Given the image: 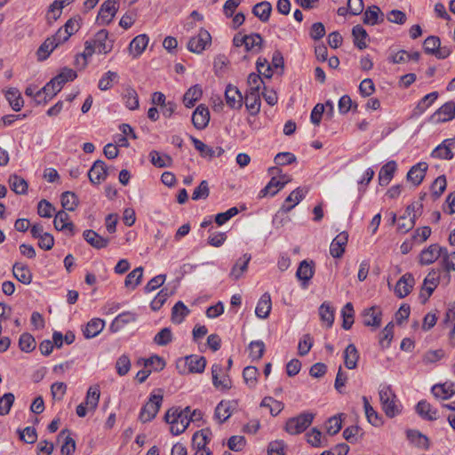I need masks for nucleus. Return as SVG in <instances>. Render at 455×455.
I'll return each mask as SVG.
<instances>
[{
	"instance_id": "obj_23",
	"label": "nucleus",
	"mask_w": 455,
	"mask_h": 455,
	"mask_svg": "<svg viewBox=\"0 0 455 455\" xmlns=\"http://www.w3.org/2000/svg\"><path fill=\"white\" fill-rule=\"evenodd\" d=\"M314 274V262L302 260L297 269L296 276L303 282V286L306 287L307 283L312 279Z\"/></svg>"
},
{
	"instance_id": "obj_36",
	"label": "nucleus",
	"mask_w": 455,
	"mask_h": 455,
	"mask_svg": "<svg viewBox=\"0 0 455 455\" xmlns=\"http://www.w3.org/2000/svg\"><path fill=\"white\" fill-rule=\"evenodd\" d=\"M5 98L14 111H20L24 105L20 92L16 88H9L5 91Z\"/></svg>"
},
{
	"instance_id": "obj_62",
	"label": "nucleus",
	"mask_w": 455,
	"mask_h": 455,
	"mask_svg": "<svg viewBox=\"0 0 455 455\" xmlns=\"http://www.w3.org/2000/svg\"><path fill=\"white\" fill-rule=\"evenodd\" d=\"M394 323L390 322L386 325L380 333L379 345L385 348L387 347L393 339Z\"/></svg>"
},
{
	"instance_id": "obj_35",
	"label": "nucleus",
	"mask_w": 455,
	"mask_h": 455,
	"mask_svg": "<svg viewBox=\"0 0 455 455\" xmlns=\"http://www.w3.org/2000/svg\"><path fill=\"white\" fill-rule=\"evenodd\" d=\"M105 322L100 318H93L86 324L84 335L86 339H92L100 334L104 329Z\"/></svg>"
},
{
	"instance_id": "obj_26",
	"label": "nucleus",
	"mask_w": 455,
	"mask_h": 455,
	"mask_svg": "<svg viewBox=\"0 0 455 455\" xmlns=\"http://www.w3.org/2000/svg\"><path fill=\"white\" fill-rule=\"evenodd\" d=\"M222 372V366L220 364H213L212 367V383L216 388L228 389L231 387V381L228 376L224 375L220 378Z\"/></svg>"
},
{
	"instance_id": "obj_64",
	"label": "nucleus",
	"mask_w": 455,
	"mask_h": 455,
	"mask_svg": "<svg viewBox=\"0 0 455 455\" xmlns=\"http://www.w3.org/2000/svg\"><path fill=\"white\" fill-rule=\"evenodd\" d=\"M446 179L444 175L437 177L431 186L432 195L438 198L446 188Z\"/></svg>"
},
{
	"instance_id": "obj_15",
	"label": "nucleus",
	"mask_w": 455,
	"mask_h": 455,
	"mask_svg": "<svg viewBox=\"0 0 455 455\" xmlns=\"http://www.w3.org/2000/svg\"><path fill=\"white\" fill-rule=\"evenodd\" d=\"M385 15L377 5L369 6L363 12V22L365 25L374 26L383 23Z\"/></svg>"
},
{
	"instance_id": "obj_57",
	"label": "nucleus",
	"mask_w": 455,
	"mask_h": 455,
	"mask_svg": "<svg viewBox=\"0 0 455 455\" xmlns=\"http://www.w3.org/2000/svg\"><path fill=\"white\" fill-rule=\"evenodd\" d=\"M416 214H412V217L403 214L398 220L397 229L402 233H407L415 226Z\"/></svg>"
},
{
	"instance_id": "obj_38",
	"label": "nucleus",
	"mask_w": 455,
	"mask_h": 455,
	"mask_svg": "<svg viewBox=\"0 0 455 455\" xmlns=\"http://www.w3.org/2000/svg\"><path fill=\"white\" fill-rule=\"evenodd\" d=\"M359 353L354 344H349L344 351V363L349 369H355L357 366Z\"/></svg>"
},
{
	"instance_id": "obj_17",
	"label": "nucleus",
	"mask_w": 455,
	"mask_h": 455,
	"mask_svg": "<svg viewBox=\"0 0 455 455\" xmlns=\"http://www.w3.org/2000/svg\"><path fill=\"white\" fill-rule=\"evenodd\" d=\"M446 248L440 247L438 244H431L420 253L419 262L422 265H429L435 262Z\"/></svg>"
},
{
	"instance_id": "obj_34",
	"label": "nucleus",
	"mask_w": 455,
	"mask_h": 455,
	"mask_svg": "<svg viewBox=\"0 0 455 455\" xmlns=\"http://www.w3.org/2000/svg\"><path fill=\"white\" fill-rule=\"evenodd\" d=\"M438 95L437 92H433L424 96L413 109L412 116L422 115L437 100Z\"/></svg>"
},
{
	"instance_id": "obj_18",
	"label": "nucleus",
	"mask_w": 455,
	"mask_h": 455,
	"mask_svg": "<svg viewBox=\"0 0 455 455\" xmlns=\"http://www.w3.org/2000/svg\"><path fill=\"white\" fill-rule=\"evenodd\" d=\"M93 41L97 45V53L107 54L113 48V41L108 40V32L101 29L94 36Z\"/></svg>"
},
{
	"instance_id": "obj_44",
	"label": "nucleus",
	"mask_w": 455,
	"mask_h": 455,
	"mask_svg": "<svg viewBox=\"0 0 455 455\" xmlns=\"http://www.w3.org/2000/svg\"><path fill=\"white\" fill-rule=\"evenodd\" d=\"M56 47H58L56 43L51 37L46 38L36 51L37 60L39 61L45 60Z\"/></svg>"
},
{
	"instance_id": "obj_29",
	"label": "nucleus",
	"mask_w": 455,
	"mask_h": 455,
	"mask_svg": "<svg viewBox=\"0 0 455 455\" xmlns=\"http://www.w3.org/2000/svg\"><path fill=\"white\" fill-rule=\"evenodd\" d=\"M136 321V315L132 312H124L119 314L111 323L110 331L112 332H117L125 324L131 323Z\"/></svg>"
},
{
	"instance_id": "obj_6",
	"label": "nucleus",
	"mask_w": 455,
	"mask_h": 455,
	"mask_svg": "<svg viewBox=\"0 0 455 455\" xmlns=\"http://www.w3.org/2000/svg\"><path fill=\"white\" fill-rule=\"evenodd\" d=\"M212 43V36L210 33L204 28H201L199 33L191 37L188 43V49L194 53H201L206 48L207 45H210Z\"/></svg>"
},
{
	"instance_id": "obj_22",
	"label": "nucleus",
	"mask_w": 455,
	"mask_h": 455,
	"mask_svg": "<svg viewBox=\"0 0 455 455\" xmlns=\"http://www.w3.org/2000/svg\"><path fill=\"white\" fill-rule=\"evenodd\" d=\"M363 322L365 326L378 328L381 324V312L376 307L366 308L363 312Z\"/></svg>"
},
{
	"instance_id": "obj_50",
	"label": "nucleus",
	"mask_w": 455,
	"mask_h": 455,
	"mask_svg": "<svg viewBox=\"0 0 455 455\" xmlns=\"http://www.w3.org/2000/svg\"><path fill=\"white\" fill-rule=\"evenodd\" d=\"M244 104L251 115L255 116L260 110V96L253 93H246L244 97Z\"/></svg>"
},
{
	"instance_id": "obj_52",
	"label": "nucleus",
	"mask_w": 455,
	"mask_h": 455,
	"mask_svg": "<svg viewBox=\"0 0 455 455\" xmlns=\"http://www.w3.org/2000/svg\"><path fill=\"white\" fill-rule=\"evenodd\" d=\"M343 318L342 328L345 330L351 329L354 323V307L351 302H347L341 310Z\"/></svg>"
},
{
	"instance_id": "obj_47",
	"label": "nucleus",
	"mask_w": 455,
	"mask_h": 455,
	"mask_svg": "<svg viewBox=\"0 0 455 455\" xmlns=\"http://www.w3.org/2000/svg\"><path fill=\"white\" fill-rule=\"evenodd\" d=\"M9 183L11 189L16 194L24 195L28 191L27 181L16 174L10 176Z\"/></svg>"
},
{
	"instance_id": "obj_28",
	"label": "nucleus",
	"mask_w": 455,
	"mask_h": 455,
	"mask_svg": "<svg viewBox=\"0 0 455 455\" xmlns=\"http://www.w3.org/2000/svg\"><path fill=\"white\" fill-rule=\"evenodd\" d=\"M14 277L24 284H29L32 282V273L27 265L15 263L12 267Z\"/></svg>"
},
{
	"instance_id": "obj_13",
	"label": "nucleus",
	"mask_w": 455,
	"mask_h": 455,
	"mask_svg": "<svg viewBox=\"0 0 455 455\" xmlns=\"http://www.w3.org/2000/svg\"><path fill=\"white\" fill-rule=\"evenodd\" d=\"M225 100L228 107L234 109H240L243 106V95L237 87L228 84L225 91Z\"/></svg>"
},
{
	"instance_id": "obj_43",
	"label": "nucleus",
	"mask_w": 455,
	"mask_h": 455,
	"mask_svg": "<svg viewBox=\"0 0 455 455\" xmlns=\"http://www.w3.org/2000/svg\"><path fill=\"white\" fill-rule=\"evenodd\" d=\"M319 315L322 322L331 328L334 323V308L328 302H323L319 307Z\"/></svg>"
},
{
	"instance_id": "obj_49",
	"label": "nucleus",
	"mask_w": 455,
	"mask_h": 455,
	"mask_svg": "<svg viewBox=\"0 0 455 455\" xmlns=\"http://www.w3.org/2000/svg\"><path fill=\"white\" fill-rule=\"evenodd\" d=\"M246 43H245V50L246 52L255 51L259 52L263 44V38L258 33H252L251 35H246Z\"/></svg>"
},
{
	"instance_id": "obj_4",
	"label": "nucleus",
	"mask_w": 455,
	"mask_h": 455,
	"mask_svg": "<svg viewBox=\"0 0 455 455\" xmlns=\"http://www.w3.org/2000/svg\"><path fill=\"white\" fill-rule=\"evenodd\" d=\"M314 415L304 412L298 417L289 419L285 425V430L291 435H298L305 431L312 423Z\"/></svg>"
},
{
	"instance_id": "obj_5",
	"label": "nucleus",
	"mask_w": 455,
	"mask_h": 455,
	"mask_svg": "<svg viewBox=\"0 0 455 455\" xmlns=\"http://www.w3.org/2000/svg\"><path fill=\"white\" fill-rule=\"evenodd\" d=\"M163 401V395H151L148 402L142 407L139 419L143 423L152 420L157 414Z\"/></svg>"
},
{
	"instance_id": "obj_21",
	"label": "nucleus",
	"mask_w": 455,
	"mask_h": 455,
	"mask_svg": "<svg viewBox=\"0 0 455 455\" xmlns=\"http://www.w3.org/2000/svg\"><path fill=\"white\" fill-rule=\"evenodd\" d=\"M427 168V164L425 162H420L413 165L407 173V180L415 186H419L422 182Z\"/></svg>"
},
{
	"instance_id": "obj_7",
	"label": "nucleus",
	"mask_w": 455,
	"mask_h": 455,
	"mask_svg": "<svg viewBox=\"0 0 455 455\" xmlns=\"http://www.w3.org/2000/svg\"><path fill=\"white\" fill-rule=\"evenodd\" d=\"M455 117V102L448 101L440 107L431 116L429 122L440 124L452 120Z\"/></svg>"
},
{
	"instance_id": "obj_9",
	"label": "nucleus",
	"mask_w": 455,
	"mask_h": 455,
	"mask_svg": "<svg viewBox=\"0 0 455 455\" xmlns=\"http://www.w3.org/2000/svg\"><path fill=\"white\" fill-rule=\"evenodd\" d=\"M307 192L308 188L306 187L294 189L284 200L281 211L285 213L289 212L305 197Z\"/></svg>"
},
{
	"instance_id": "obj_41",
	"label": "nucleus",
	"mask_w": 455,
	"mask_h": 455,
	"mask_svg": "<svg viewBox=\"0 0 455 455\" xmlns=\"http://www.w3.org/2000/svg\"><path fill=\"white\" fill-rule=\"evenodd\" d=\"M203 94V91L199 85H194L190 87L183 96L184 105L190 108L194 107L196 101H197Z\"/></svg>"
},
{
	"instance_id": "obj_30",
	"label": "nucleus",
	"mask_w": 455,
	"mask_h": 455,
	"mask_svg": "<svg viewBox=\"0 0 455 455\" xmlns=\"http://www.w3.org/2000/svg\"><path fill=\"white\" fill-rule=\"evenodd\" d=\"M416 411L422 419L427 420H435L438 417L437 410L433 409L426 400H421L417 403Z\"/></svg>"
},
{
	"instance_id": "obj_11",
	"label": "nucleus",
	"mask_w": 455,
	"mask_h": 455,
	"mask_svg": "<svg viewBox=\"0 0 455 455\" xmlns=\"http://www.w3.org/2000/svg\"><path fill=\"white\" fill-rule=\"evenodd\" d=\"M54 228L59 231H68L69 235H74L76 232L75 225L69 221V215L65 211H59L53 220Z\"/></svg>"
},
{
	"instance_id": "obj_45",
	"label": "nucleus",
	"mask_w": 455,
	"mask_h": 455,
	"mask_svg": "<svg viewBox=\"0 0 455 455\" xmlns=\"http://www.w3.org/2000/svg\"><path fill=\"white\" fill-rule=\"evenodd\" d=\"M149 157L152 164L157 168L169 167L172 164V159L170 156L165 154L161 156L156 150H152L149 153Z\"/></svg>"
},
{
	"instance_id": "obj_59",
	"label": "nucleus",
	"mask_w": 455,
	"mask_h": 455,
	"mask_svg": "<svg viewBox=\"0 0 455 455\" xmlns=\"http://www.w3.org/2000/svg\"><path fill=\"white\" fill-rule=\"evenodd\" d=\"M250 357L252 360H259L265 352V344L261 340L251 341L249 345Z\"/></svg>"
},
{
	"instance_id": "obj_1",
	"label": "nucleus",
	"mask_w": 455,
	"mask_h": 455,
	"mask_svg": "<svg viewBox=\"0 0 455 455\" xmlns=\"http://www.w3.org/2000/svg\"><path fill=\"white\" fill-rule=\"evenodd\" d=\"M189 413V407L180 411L173 408L167 411L164 415V420L171 425L170 431L172 435H180L187 429L190 423V419H188Z\"/></svg>"
},
{
	"instance_id": "obj_2",
	"label": "nucleus",
	"mask_w": 455,
	"mask_h": 455,
	"mask_svg": "<svg viewBox=\"0 0 455 455\" xmlns=\"http://www.w3.org/2000/svg\"><path fill=\"white\" fill-rule=\"evenodd\" d=\"M379 395L382 409L388 418H394L399 414L398 400L390 385H380Z\"/></svg>"
},
{
	"instance_id": "obj_8",
	"label": "nucleus",
	"mask_w": 455,
	"mask_h": 455,
	"mask_svg": "<svg viewBox=\"0 0 455 455\" xmlns=\"http://www.w3.org/2000/svg\"><path fill=\"white\" fill-rule=\"evenodd\" d=\"M116 0H107L100 6L97 20L103 25L109 24L115 17L118 6Z\"/></svg>"
},
{
	"instance_id": "obj_25",
	"label": "nucleus",
	"mask_w": 455,
	"mask_h": 455,
	"mask_svg": "<svg viewBox=\"0 0 455 455\" xmlns=\"http://www.w3.org/2000/svg\"><path fill=\"white\" fill-rule=\"evenodd\" d=\"M149 38L147 35L141 34L135 36L129 45V51L133 55V58H137L142 54L145 51Z\"/></svg>"
},
{
	"instance_id": "obj_46",
	"label": "nucleus",
	"mask_w": 455,
	"mask_h": 455,
	"mask_svg": "<svg viewBox=\"0 0 455 455\" xmlns=\"http://www.w3.org/2000/svg\"><path fill=\"white\" fill-rule=\"evenodd\" d=\"M123 98L125 106L131 109L135 110L139 108V96L137 92L132 87H126L124 89Z\"/></svg>"
},
{
	"instance_id": "obj_14",
	"label": "nucleus",
	"mask_w": 455,
	"mask_h": 455,
	"mask_svg": "<svg viewBox=\"0 0 455 455\" xmlns=\"http://www.w3.org/2000/svg\"><path fill=\"white\" fill-rule=\"evenodd\" d=\"M414 283L415 280L413 275L410 273L404 274L396 283L395 288L396 296L399 298L406 297L411 291Z\"/></svg>"
},
{
	"instance_id": "obj_19",
	"label": "nucleus",
	"mask_w": 455,
	"mask_h": 455,
	"mask_svg": "<svg viewBox=\"0 0 455 455\" xmlns=\"http://www.w3.org/2000/svg\"><path fill=\"white\" fill-rule=\"evenodd\" d=\"M83 236L91 246L98 250L106 248L109 243V238L100 236L97 232L92 229L84 230Z\"/></svg>"
},
{
	"instance_id": "obj_63",
	"label": "nucleus",
	"mask_w": 455,
	"mask_h": 455,
	"mask_svg": "<svg viewBox=\"0 0 455 455\" xmlns=\"http://www.w3.org/2000/svg\"><path fill=\"white\" fill-rule=\"evenodd\" d=\"M172 340V333L170 328H163L154 338L158 346H166Z\"/></svg>"
},
{
	"instance_id": "obj_60",
	"label": "nucleus",
	"mask_w": 455,
	"mask_h": 455,
	"mask_svg": "<svg viewBox=\"0 0 455 455\" xmlns=\"http://www.w3.org/2000/svg\"><path fill=\"white\" fill-rule=\"evenodd\" d=\"M142 276H143V267H136L135 269H133L131 273H129L127 275L125 281H124V285L126 287H130L132 283V280L135 279V283H134L133 286L132 287V289H135V287L140 283Z\"/></svg>"
},
{
	"instance_id": "obj_61",
	"label": "nucleus",
	"mask_w": 455,
	"mask_h": 455,
	"mask_svg": "<svg viewBox=\"0 0 455 455\" xmlns=\"http://www.w3.org/2000/svg\"><path fill=\"white\" fill-rule=\"evenodd\" d=\"M441 44L440 38L435 36H427L424 43H423V48L426 53L435 55L437 48H439Z\"/></svg>"
},
{
	"instance_id": "obj_12",
	"label": "nucleus",
	"mask_w": 455,
	"mask_h": 455,
	"mask_svg": "<svg viewBox=\"0 0 455 455\" xmlns=\"http://www.w3.org/2000/svg\"><path fill=\"white\" fill-rule=\"evenodd\" d=\"M210 121V111L204 104L197 106L192 115L193 125L197 130L204 129Z\"/></svg>"
},
{
	"instance_id": "obj_53",
	"label": "nucleus",
	"mask_w": 455,
	"mask_h": 455,
	"mask_svg": "<svg viewBox=\"0 0 455 455\" xmlns=\"http://www.w3.org/2000/svg\"><path fill=\"white\" fill-rule=\"evenodd\" d=\"M407 437L419 448L426 450L429 448L428 438L417 430H409Z\"/></svg>"
},
{
	"instance_id": "obj_58",
	"label": "nucleus",
	"mask_w": 455,
	"mask_h": 455,
	"mask_svg": "<svg viewBox=\"0 0 455 455\" xmlns=\"http://www.w3.org/2000/svg\"><path fill=\"white\" fill-rule=\"evenodd\" d=\"M363 402L365 415L367 417L368 421L374 426H378L380 423V419L379 418L378 413L370 404L368 398L366 396H363Z\"/></svg>"
},
{
	"instance_id": "obj_54",
	"label": "nucleus",
	"mask_w": 455,
	"mask_h": 455,
	"mask_svg": "<svg viewBox=\"0 0 455 455\" xmlns=\"http://www.w3.org/2000/svg\"><path fill=\"white\" fill-rule=\"evenodd\" d=\"M100 396V391L99 386L89 387L85 399V405L91 410H95L98 406Z\"/></svg>"
},
{
	"instance_id": "obj_51",
	"label": "nucleus",
	"mask_w": 455,
	"mask_h": 455,
	"mask_svg": "<svg viewBox=\"0 0 455 455\" xmlns=\"http://www.w3.org/2000/svg\"><path fill=\"white\" fill-rule=\"evenodd\" d=\"M261 407H268L272 416L278 415L284 408V404L272 397H264L260 403Z\"/></svg>"
},
{
	"instance_id": "obj_33",
	"label": "nucleus",
	"mask_w": 455,
	"mask_h": 455,
	"mask_svg": "<svg viewBox=\"0 0 455 455\" xmlns=\"http://www.w3.org/2000/svg\"><path fill=\"white\" fill-rule=\"evenodd\" d=\"M396 170V163L389 161L384 164L379 173V183L380 186H387L391 181Z\"/></svg>"
},
{
	"instance_id": "obj_32",
	"label": "nucleus",
	"mask_w": 455,
	"mask_h": 455,
	"mask_svg": "<svg viewBox=\"0 0 455 455\" xmlns=\"http://www.w3.org/2000/svg\"><path fill=\"white\" fill-rule=\"evenodd\" d=\"M254 16L259 18L262 22H267L272 12V5L267 1H263L256 4L251 10Z\"/></svg>"
},
{
	"instance_id": "obj_31",
	"label": "nucleus",
	"mask_w": 455,
	"mask_h": 455,
	"mask_svg": "<svg viewBox=\"0 0 455 455\" xmlns=\"http://www.w3.org/2000/svg\"><path fill=\"white\" fill-rule=\"evenodd\" d=\"M454 144L453 139L445 140L442 144L436 147L432 152L431 156L435 158L450 160L453 157V153L450 146Z\"/></svg>"
},
{
	"instance_id": "obj_24",
	"label": "nucleus",
	"mask_w": 455,
	"mask_h": 455,
	"mask_svg": "<svg viewBox=\"0 0 455 455\" xmlns=\"http://www.w3.org/2000/svg\"><path fill=\"white\" fill-rule=\"evenodd\" d=\"M272 308L271 297L268 292L262 294L255 308L256 315L260 319H266L269 316Z\"/></svg>"
},
{
	"instance_id": "obj_56",
	"label": "nucleus",
	"mask_w": 455,
	"mask_h": 455,
	"mask_svg": "<svg viewBox=\"0 0 455 455\" xmlns=\"http://www.w3.org/2000/svg\"><path fill=\"white\" fill-rule=\"evenodd\" d=\"M118 78H119V76L116 72L108 71L100 79L98 87L101 91H107L112 87L113 82L117 81Z\"/></svg>"
},
{
	"instance_id": "obj_39",
	"label": "nucleus",
	"mask_w": 455,
	"mask_h": 455,
	"mask_svg": "<svg viewBox=\"0 0 455 455\" xmlns=\"http://www.w3.org/2000/svg\"><path fill=\"white\" fill-rule=\"evenodd\" d=\"M59 438H64V443L60 448L61 455H73L76 451V442L69 435L68 429H63L59 434Z\"/></svg>"
},
{
	"instance_id": "obj_37",
	"label": "nucleus",
	"mask_w": 455,
	"mask_h": 455,
	"mask_svg": "<svg viewBox=\"0 0 455 455\" xmlns=\"http://www.w3.org/2000/svg\"><path fill=\"white\" fill-rule=\"evenodd\" d=\"M352 36L354 37V44L358 49L363 50L367 48V40L369 39V36L361 25H356L353 28Z\"/></svg>"
},
{
	"instance_id": "obj_16",
	"label": "nucleus",
	"mask_w": 455,
	"mask_h": 455,
	"mask_svg": "<svg viewBox=\"0 0 455 455\" xmlns=\"http://www.w3.org/2000/svg\"><path fill=\"white\" fill-rule=\"evenodd\" d=\"M348 241V234L346 231L340 232L330 245V253L333 258L342 257Z\"/></svg>"
},
{
	"instance_id": "obj_48",
	"label": "nucleus",
	"mask_w": 455,
	"mask_h": 455,
	"mask_svg": "<svg viewBox=\"0 0 455 455\" xmlns=\"http://www.w3.org/2000/svg\"><path fill=\"white\" fill-rule=\"evenodd\" d=\"M61 205L69 212H73L78 205V198L74 192L66 191L61 194Z\"/></svg>"
},
{
	"instance_id": "obj_10",
	"label": "nucleus",
	"mask_w": 455,
	"mask_h": 455,
	"mask_svg": "<svg viewBox=\"0 0 455 455\" xmlns=\"http://www.w3.org/2000/svg\"><path fill=\"white\" fill-rule=\"evenodd\" d=\"M88 177L92 184H100L108 177V168L102 160H97L88 172Z\"/></svg>"
},
{
	"instance_id": "obj_55",
	"label": "nucleus",
	"mask_w": 455,
	"mask_h": 455,
	"mask_svg": "<svg viewBox=\"0 0 455 455\" xmlns=\"http://www.w3.org/2000/svg\"><path fill=\"white\" fill-rule=\"evenodd\" d=\"M19 347L26 353L33 351L36 348L35 338L28 332L22 333L19 339Z\"/></svg>"
},
{
	"instance_id": "obj_40",
	"label": "nucleus",
	"mask_w": 455,
	"mask_h": 455,
	"mask_svg": "<svg viewBox=\"0 0 455 455\" xmlns=\"http://www.w3.org/2000/svg\"><path fill=\"white\" fill-rule=\"evenodd\" d=\"M189 312L182 301H178L172 309V322L176 324L181 323Z\"/></svg>"
},
{
	"instance_id": "obj_42",
	"label": "nucleus",
	"mask_w": 455,
	"mask_h": 455,
	"mask_svg": "<svg viewBox=\"0 0 455 455\" xmlns=\"http://www.w3.org/2000/svg\"><path fill=\"white\" fill-rule=\"evenodd\" d=\"M232 415L231 402L221 401L215 409L214 416L220 423L225 422Z\"/></svg>"
},
{
	"instance_id": "obj_27",
	"label": "nucleus",
	"mask_w": 455,
	"mask_h": 455,
	"mask_svg": "<svg viewBox=\"0 0 455 455\" xmlns=\"http://www.w3.org/2000/svg\"><path fill=\"white\" fill-rule=\"evenodd\" d=\"M432 393L436 398L449 399L455 394V383L445 382L443 384H436L432 387Z\"/></svg>"
},
{
	"instance_id": "obj_3",
	"label": "nucleus",
	"mask_w": 455,
	"mask_h": 455,
	"mask_svg": "<svg viewBox=\"0 0 455 455\" xmlns=\"http://www.w3.org/2000/svg\"><path fill=\"white\" fill-rule=\"evenodd\" d=\"M206 366V359L198 355H190L178 360L176 367L182 375L202 373Z\"/></svg>"
},
{
	"instance_id": "obj_20",
	"label": "nucleus",
	"mask_w": 455,
	"mask_h": 455,
	"mask_svg": "<svg viewBox=\"0 0 455 455\" xmlns=\"http://www.w3.org/2000/svg\"><path fill=\"white\" fill-rule=\"evenodd\" d=\"M251 259V256L248 253H245L243 257L239 258L231 268L229 277L234 281L240 279L243 273L247 271Z\"/></svg>"
}]
</instances>
